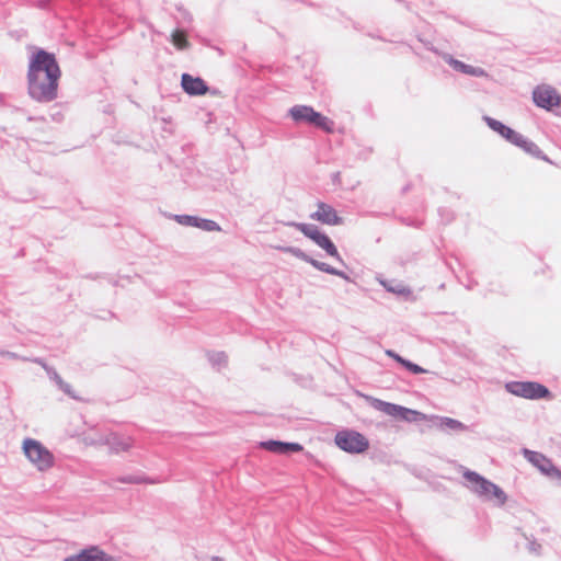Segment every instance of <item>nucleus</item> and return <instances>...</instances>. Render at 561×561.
<instances>
[{
    "mask_svg": "<svg viewBox=\"0 0 561 561\" xmlns=\"http://www.w3.org/2000/svg\"><path fill=\"white\" fill-rule=\"evenodd\" d=\"M482 121L485 123V125L491 129L493 130L494 133H496L499 136L502 135V133H504V130L507 128L508 125L504 124L503 122L494 118V117H491L489 115H483L482 116Z\"/></svg>",
    "mask_w": 561,
    "mask_h": 561,
    "instance_id": "obj_25",
    "label": "nucleus"
},
{
    "mask_svg": "<svg viewBox=\"0 0 561 561\" xmlns=\"http://www.w3.org/2000/svg\"><path fill=\"white\" fill-rule=\"evenodd\" d=\"M410 49H412V53H414V55H417V51H415V49H413V46H410Z\"/></svg>",
    "mask_w": 561,
    "mask_h": 561,
    "instance_id": "obj_54",
    "label": "nucleus"
},
{
    "mask_svg": "<svg viewBox=\"0 0 561 561\" xmlns=\"http://www.w3.org/2000/svg\"><path fill=\"white\" fill-rule=\"evenodd\" d=\"M501 137L507 142L517 147L520 139L523 138V135L513 129L512 127L507 126L504 133H502Z\"/></svg>",
    "mask_w": 561,
    "mask_h": 561,
    "instance_id": "obj_29",
    "label": "nucleus"
},
{
    "mask_svg": "<svg viewBox=\"0 0 561 561\" xmlns=\"http://www.w3.org/2000/svg\"><path fill=\"white\" fill-rule=\"evenodd\" d=\"M368 36H370V37H373V38L381 39V37H380V36H376V33H373V34H370V33H369V34H368Z\"/></svg>",
    "mask_w": 561,
    "mask_h": 561,
    "instance_id": "obj_48",
    "label": "nucleus"
},
{
    "mask_svg": "<svg viewBox=\"0 0 561 561\" xmlns=\"http://www.w3.org/2000/svg\"><path fill=\"white\" fill-rule=\"evenodd\" d=\"M46 369L49 378L55 381V383L58 386L60 383V380H64L61 376L51 367L44 366Z\"/></svg>",
    "mask_w": 561,
    "mask_h": 561,
    "instance_id": "obj_36",
    "label": "nucleus"
},
{
    "mask_svg": "<svg viewBox=\"0 0 561 561\" xmlns=\"http://www.w3.org/2000/svg\"><path fill=\"white\" fill-rule=\"evenodd\" d=\"M49 116L54 122H61L64 119V114L59 110L50 111Z\"/></svg>",
    "mask_w": 561,
    "mask_h": 561,
    "instance_id": "obj_40",
    "label": "nucleus"
},
{
    "mask_svg": "<svg viewBox=\"0 0 561 561\" xmlns=\"http://www.w3.org/2000/svg\"><path fill=\"white\" fill-rule=\"evenodd\" d=\"M170 218L185 227H194L207 232L221 231V227L217 221L196 215L175 214L171 215Z\"/></svg>",
    "mask_w": 561,
    "mask_h": 561,
    "instance_id": "obj_12",
    "label": "nucleus"
},
{
    "mask_svg": "<svg viewBox=\"0 0 561 561\" xmlns=\"http://www.w3.org/2000/svg\"><path fill=\"white\" fill-rule=\"evenodd\" d=\"M443 59L446 64H448L455 71L462 73L466 67V62L455 58L453 55L448 53L442 54Z\"/></svg>",
    "mask_w": 561,
    "mask_h": 561,
    "instance_id": "obj_27",
    "label": "nucleus"
},
{
    "mask_svg": "<svg viewBox=\"0 0 561 561\" xmlns=\"http://www.w3.org/2000/svg\"><path fill=\"white\" fill-rule=\"evenodd\" d=\"M334 443L341 450L351 455L363 454L369 448L368 438L350 428L339 431L334 436Z\"/></svg>",
    "mask_w": 561,
    "mask_h": 561,
    "instance_id": "obj_9",
    "label": "nucleus"
},
{
    "mask_svg": "<svg viewBox=\"0 0 561 561\" xmlns=\"http://www.w3.org/2000/svg\"><path fill=\"white\" fill-rule=\"evenodd\" d=\"M61 77V70L54 53L35 47L28 58L27 77Z\"/></svg>",
    "mask_w": 561,
    "mask_h": 561,
    "instance_id": "obj_3",
    "label": "nucleus"
},
{
    "mask_svg": "<svg viewBox=\"0 0 561 561\" xmlns=\"http://www.w3.org/2000/svg\"><path fill=\"white\" fill-rule=\"evenodd\" d=\"M283 226L286 227H293L300 231L306 238L311 240L314 244H317L319 248H321L327 255L333 257L339 264L343 267L348 268V265L341 256L336 245L332 241V239L322 231L317 225L313 224H306V222H298V221H285L280 220L278 221Z\"/></svg>",
    "mask_w": 561,
    "mask_h": 561,
    "instance_id": "obj_2",
    "label": "nucleus"
},
{
    "mask_svg": "<svg viewBox=\"0 0 561 561\" xmlns=\"http://www.w3.org/2000/svg\"><path fill=\"white\" fill-rule=\"evenodd\" d=\"M22 448L26 458L39 471L48 470L54 466V455L39 440L27 437L23 440Z\"/></svg>",
    "mask_w": 561,
    "mask_h": 561,
    "instance_id": "obj_8",
    "label": "nucleus"
},
{
    "mask_svg": "<svg viewBox=\"0 0 561 561\" xmlns=\"http://www.w3.org/2000/svg\"><path fill=\"white\" fill-rule=\"evenodd\" d=\"M208 360L213 367L220 368L227 365L228 356L225 352H211L208 354Z\"/></svg>",
    "mask_w": 561,
    "mask_h": 561,
    "instance_id": "obj_26",
    "label": "nucleus"
},
{
    "mask_svg": "<svg viewBox=\"0 0 561 561\" xmlns=\"http://www.w3.org/2000/svg\"><path fill=\"white\" fill-rule=\"evenodd\" d=\"M96 319H101L104 321L116 318V314L110 310H102L101 313L94 314Z\"/></svg>",
    "mask_w": 561,
    "mask_h": 561,
    "instance_id": "obj_37",
    "label": "nucleus"
},
{
    "mask_svg": "<svg viewBox=\"0 0 561 561\" xmlns=\"http://www.w3.org/2000/svg\"><path fill=\"white\" fill-rule=\"evenodd\" d=\"M462 478L467 482V488L484 502H493L496 506H503L506 503L507 495L504 490L479 472L465 469Z\"/></svg>",
    "mask_w": 561,
    "mask_h": 561,
    "instance_id": "obj_1",
    "label": "nucleus"
},
{
    "mask_svg": "<svg viewBox=\"0 0 561 561\" xmlns=\"http://www.w3.org/2000/svg\"><path fill=\"white\" fill-rule=\"evenodd\" d=\"M275 249L282 253L290 254V255L295 256L296 259L310 264L312 267H314L316 270H318L322 273L337 276L348 283H355L354 279L344 271L339 270L325 262L316 260L314 257L310 256L305 251H302L300 248L293 247V245H277V247H275Z\"/></svg>",
    "mask_w": 561,
    "mask_h": 561,
    "instance_id": "obj_7",
    "label": "nucleus"
},
{
    "mask_svg": "<svg viewBox=\"0 0 561 561\" xmlns=\"http://www.w3.org/2000/svg\"><path fill=\"white\" fill-rule=\"evenodd\" d=\"M365 399L373 409L380 411L398 421L417 423L427 419V415L419 410L383 401L371 396H365Z\"/></svg>",
    "mask_w": 561,
    "mask_h": 561,
    "instance_id": "obj_4",
    "label": "nucleus"
},
{
    "mask_svg": "<svg viewBox=\"0 0 561 561\" xmlns=\"http://www.w3.org/2000/svg\"><path fill=\"white\" fill-rule=\"evenodd\" d=\"M528 550L533 553L539 554L541 550V545L536 540H533L528 543Z\"/></svg>",
    "mask_w": 561,
    "mask_h": 561,
    "instance_id": "obj_39",
    "label": "nucleus"
},
{
    "mask_svg": "<svg viewBox=\"0 0 561 561\" xmlns=\"http://www.w3.org/2000/svg\"><path fill=\"white\" fill-rule=\"evenodd\" d=\"M208 93H210L211 95H218L220 92L216 88H210V91H208Z\"/></svg>",
    "mask_w": 561,
    "mask_h": 561,
    "instance_id": "obj_44",
    "label": "nucleus"
},
{
    "mask_svg": "<svg viewBox=\"0 0 561 561\" xmlns=\"http://www.w3.org/2000/svg\"><path fill=\"white\" fill-rule=\"evenodd\" d=\"M58 389L61 390L65 394L70 397L71 399L79 400V397L76 396L72 386L65 380H60V383L58 385Z\"/></svg>",
    "mask_w": 561,
    "mask_h": 561,
    "instance_id": "obj_34",
    "label": "nucleus"
},
{
    "mask_svg": "<svg viewBox=\"0 0 561 561\" xmlns=\"http://www.w3.org/2000/svg\"><path fill=\"white\" fill-rule=\"evenodd\" d=\"M488 291L492 294L507 296L511 290L507 284H504L502 282H490L488 285Z\"/></svg>",
    "mask_w": 561,
    "mask_h": 561,
    "instance_id": "obj_30",
    "label": "nucleus"
},
{
    "mask_svg": "<svg viewBox=\"0 0 561 561\" xmlns=\"http://www.w3.org/2000/svg\"><path fill=\"white\" fill-rule=\"evenodd\" d=\"M181 87L190 96H202L210 91V87L202 77L193 76L187 72L181 76Z\"/></svg>",
    "mask_w": 561,
    "mask_h": 561,
    "instance_id": "obj_15",
    "label": "nucleus"
},
{
    "mask_svg": "<svg viewBox=\"0 0 561 561\" xmlns=\"http://www.w3.org/2000/svg\"><path fill=\"white\" fill-rule=\"evenodd\" d=\"M106 444L108 445L110 449L116 454L121 451H128L133 446L130 438H124L116 433L108 435L106 438Z\"/></svg>",
    "mask_w": 561,
    "mask_h": 561,
    "instance_id": "obj_21",
    "label": "nucleus"
},
{
    "mask_svg": "<svg viewBox=\"0 0 561 561\" xmlns=\"http://www.w3.org/2000/svg\"><path fill=\"white\" fill-rule=\"evenodd\" d=\"M35 362H36V363H38V364H41L43 367H44V366H47V365L43 362V359H42V358H36V359H35Z\"/></svg>",
    "mask_w": 561,
    "mask_h": 561,
    "instance_id": "obj_46",
    "label": "nucleus"
},
{
    "mask_svg": "<svg viewBox=\"0 0 561 561\" xmlns=\"http://www.w3.org/2000/svg\"><path fill=\"white\" fill-rule=\"evenodd\" d=\"M517 147L527 154L552 164V161L549 159V157L533 140L526 138L525 136H523Z\"/></svg>",
    "mask_w": 561,
    "mask_h": 561,
    "instance_id": "obj_20",
    "label": "nucleus"
},
{
    "mask_svg": "<svg viewBox=\"0 0 561 561\" xmlns=\"http://www.w3.org/2000/svg\"><path fill=\"white\" fill-rule=\"evenodd\" d=\"M438 215L440 217V221L445 225L451 222L455 218L454 211L447 207H439Z\"/></svg>",
    "mask_w": 561,
    "mask_h": 561,
    "instance_id": "obj_33",
    "label": "nucleus"
},
{
    "mask_svg": "<svg viewBox=\"0 0 561 561\" xmlns=\"http://www.w3.org/2000/svg\"><path fill=\"white\" fill-rule=\"evenodd\" d=\"M216 49L218 50V53H219L220 55H222V54H224V51H222V49H221V48H218V47H217Z\"/></svg>",
    "mask_w": 561,
    "mask_h": 561,
    "instance_id": "obj_52",
    "label": "nucleus"
},
{
    "mask_svg": "<svg viewBox=\"0 0 561 561\" xmlns=\"http://www.w3.org/2000/svg\"><path fill=\"white\" fill-rule=\"evenodd\" d=\"M368 36H370V37H373V38L381 39V37H380V36H376V33H373V34H370V33H369V34H368Z\"/></svg>",
    "mask_w": 561,
    "mask_h": 561,
    "instance_id": "obj_47",
    "label": "nucleus"
},
{
    "mask_svg": "<svg viewBox=\"0 0 561 561\" xmlns=\"http://www.w3.org/2000/svg\"><path fill=\"white\" fill-rule=\"evenodd\" d=\"M213 561H225V560L220 557H213Z\"/></svg>",
    "mask_w": 561,
    "mask_h": 561,
    "instance_id": "obj_49",
    "label": "nucleus"
},
{
    "mask_svg": "<svg viewBox=\"0 0 561 561\" xmlns=\"http://www.w3.org/2000/svg\"><path fill=\"white\" fill-rule=\"evenodd\" d=\"M376 280L385 288L387 293L393 294L404 301H415L416 299L412 293V289L401 280L387 279L381 275H377Z\"/></svg>",
    "mask_w": 561,
    "mask_h": 561,
    "instance_id": "obj_14",
    "label": "nucleus"
},
{
    "mask_svg": "<svg viewBox=\"0 0 561 561\" xmlns=\"http://www.w3.org/2000/svg\"><path fill=\"white\" fill-rule=\"evenodd\" d=\"M261 447L277 455H291L304 450V446L296 442L267 439L260 443Z\"/></svg>",
    "mask_w": 561,
    "mask_h": 561,
    "instance_id": "obj_17",
    "label": "nucleus"
},
{
    "mask_svg": "<svg viewBox=\"0 0 561 561\" xmlns=\"http://www.w3.org/2000/svg\"><path fill=\"white\" fill-rule=\"evenodd\" d=\"M54 0H22V4L26 7H34L41 10H48Z\"/></svg>",
    "mask_w": 561,
    "mask_h": 561,
    "instance_id": "obj_32",
    "label": "nucleus"
},
{
    "mask_svg": "<svg viewBox=\"0 0 561 561\" xmlns=\"http://www.w3.org/2000/svg\"><path fill=\"white\" fill-rule=\"evenodd\" d=\"M410 49H412V53H414V55H417V51H415V49H413V46H410Z\"/></svg>",
    "mask_w": 561,
    "mask_h": 561,
    "instance_id": "obj_51",
    "label": "nucleus"
},
{
    "mask_svg": "<svg viewBox=\"0 0 561 561\" xmlns=\"http://www.w3.org/2000/svg\"><path fill=\"white\" fill-rule=\"evenodd\" d=\"M385 354L393 359L396 363H398L399 365L401 364V362L403 360V356H401L399 353H397L396 351L393 350H386Z\"/></svg>",
    "mask_w": 561,
    "mask_h": 561,
    "instance_id": "obj_38",
    "label": "nucleus"
},
{
    "mask_svg": "<svg viewBox=\"0 0 561 561\" xmlns=\"http://www.w3.org/2000/svg\"><path fill=\"white\" fill-rule=\"evenodd\" d=\"M353 27H354L355 30H357V31H360V30H362V27H360L359 23H357V22H354V23H353Z\"/></svg>",
    "mask_w": 561,
    "mask_h": 561,
    "instance_id": "obj_45",
    "label": "nucleus"
},
{
    "mask_svg": "<svg viewBox=\"0 0 561 561\" xmlns=\"http://www.w3.org/2000/svg\"><path fill=\"white\" fill-rule=\"evenodd\" d=\"M60 77H27V91L31 99L48 103L58 96Z\"/></svg>",
    "mask_w": 561,
    "mask_h": 561,
    "instance_id": "obj_5",
    "label": "nucleus"
},
{
    "mask_svg": "<svg viewBox=\"0 0 561 561\" xmlns=\"http://www.w3.org/2000/svg\"><path fill=\"white\" fill-rule=\"evenodd\" d=\"M506 392L527 400H552L554 398L550 389L538 381L512 380L504 386Z\"/></svg>",
    "mask_w": 561,
    "mask_h": 561,
    "instance_id": "obj_6",
    "label": "nucleus"
},
{
    "mask_svg": "<svg viewBox=\"0 0 561 561\" xmlns=\"http://www.w3.org/2000/svg\"><path fill=\"white\" fill-rule=\"evenodd\" d=\"M115 482L125 483V484H152L154 480L147 477L145 473H135V474H123L118 476L114 479Z\"/></svg>",
    "mask_w": 561,
    "mask_h": 561,
    "instance_id": "obj_23",
    "label": "nucleus"
},
{
    "mask_svg": "<svg viewBox=\"0 0 561 561\" xmlns=\"http://www.w3.org/2000/svg\"><path fill=\"white\" fill-rule=\"evenodd\" d=\"M170 42L176 47L179 50H185L191 47V43L187 39L185 31L182 28H175L170 36Z\"/></svg>",
    "mask_w": 561,
    "mask_h": 561,
    "instance_id": "obj_24",
    "label": "nucleus"
},
{
    "mask_svg": "<svg viewBox=\"0 0 561 561\" xmlns=\"http://www.w3.org/2000/svg\"><path fill=\"white\" fill-rule=\"evenodd\" d=\"M313 112L310 105H294L288 110V116L297 124L310 125Z\"/></svg>",
    "mask_w": 561,
    "mask_h": 561,
    "instance_id": "obj_19",
    "label": "nucleus"
},
{
    "mask_svg": "<svg viewBox=\"0 0 561 561\" xmlns=\"http://www.w3.org/2000/svg\"><path fill=\"white\" fill-rule=\"evenodd\" d=\"M432 419L434 420V425L442 431L465 432L468 430L466 424L449 416L433 415Z\"/></svg>",
    "mask_w": 561,
    "mask_h": 561,
    "instance_id": "obj_18",
    "label": "nucleus"
},
{
    "mask_svg": "<svg viewBox=\"0 0 561 561\" xmlns=\"http://www.w3.org/2000/svg\"><path fill=\"white\" fill-rule=\"evenodd\" d=\"M400 365L413 375H421L426 373V369H424L422 366L413 363L412 360L405 357L403 358Z\"/></svg>",
    "mask_w": 561,
    "mask_h": 561,
    "instance_id": "obj_31",
    "label": "nucleus"
},
{
    "mask_svg": "<svg viewBox=\"0 0 561 561\" xmlns=\"http://www.w3.org/2000/svg\"><path fill=\"white\" fill-rule=\"evenodd\" d=\"M396 1L399 2V3H403L405 5L407 10H409V11L412 10L410 2H408L405 0H396Z\"/></svg>",
    "mask_w": 561,
    "mask_h": 561,
    "instance_id": "obj_42",
    "label": "nucleus"
},
{
    "mask_svg": "<svg viewBox=\"0 0 561 561\" xmlns=\"http://www.w3.org/2000/svg\"><path fill=\"white\" fill-rule=\"evenodd\" d=\"M3 354H4L5 356L10 357V358H16V357H18V355H16L15 353H13V352H9V351H7V352H5V353H3Z\"/></svg>",
    "mask_w": 561,
    "mask_h": 561,
    "instance_id": "obj_43",
    "label": "nucleus"
},
{
    "mask_svg": "<svg viewBox=\"0 0 561 561\" xmlns=\"http://www.w3.org/2000/svg\"><path fill=\"white\" fill-rule=\"evenodd\" d=\"M113 557L96 545H90L75 554L64 558L62 561H112Z\"/></svg>",
    "mask_w": 561,
    "mask_h": 561,
    "instance_id": "obj_16",
    "label": "nucleus"
},
{
    "mask_svg": "<svg viewBox=\"0 0 561 561\" xmlns=\"http://www.w3.org/2000/svg\"><path fill=\"white\" fill-rule=\"evenodd\" d=\"M409 188H410V186H409V185H407V186H404V187H403V190H402V191H403V192H407Z\"/></svg>",
    "mask_w": 561,
    "mask_h": 561,
    "instance_id": "obj_55",
    "label": "nucleus"
},
{
    "mask_svg": "<svg viewBox=\"0 0 561 561\" xmlns=\"http://www.w3.org/2000/svg\"><path fill=\"white\" fill-rule=\"evenodd\" d=\"M410 49H412V53H414V55H417V51H415V49H413V46H410Z\"/></svg>",
    "mask_w": 561,
    "mask_h": 561,
    "instance_id": "obj_53",
    "label": "nucleus"
},
{
    "mask_svg": "<svg viewBox=\"0 0 561 561\" xmlns=\"http://www.w3.org/2000/svg\"><path fill=\"white\" fill-rule=\"evenodd\" d=\"M524 457L534 465L542 474L561 480V470L543 454L527 448L523 449Z\"/></svg>",
    "mask_w": 561,
    "mask_h": 561,
    "instance_id": "obj_11",
    "label": "nucleus"
},
{
    "mask_svg": "<svg viewBox=\"0 0 561 561\" xmlns=\"http://www.w3.org/2000/svg\"><path fill=\"white\" fill-rule=\"evenodd\" d=\"M310 218L329 226H340L344 224V218L337 214L336 209L332 205L321 201L317 203V210L310 214Z\"/></svg>",
    "mask_w": 561,
    "mask_h": 561,
    "instance_id": "obj_13",
    "label": "nucleus"
},
{
    "mask_svg": "<svg viewBox=\"0 0 561 561\" xmlns=\"http://www.w3.org/2000/svg\"><path fill=\"white\" fill-rule=\"evenodd\" d=\"M184 15L192 20V15L187 11H183Z\"/></svg>",
    "mask_w": 561,
    "mask_h": 561,
    "instance_id": "obj_50",
    "label": "nucleus"
},
{
    "mask_svg": "<svg viewBox=\"0 0 561 561\" xmlns=\"http://www.w3.org/2000/svg\"><path fill=\"white\" fill-rule=\"evenodd\" d=\"M309 126L316 127L329 134L334 131V122L328 116L323 115L321 112H318L316 110L313 112Z\"/></svg>",
    "mask_w": 561,
    "mask_h": 561,
    "instance_id": "obj_22",
    "label": "nucleus"
},
{
    "mask_svg": "<svg viewBox=\"0 0 561 561\" xmlns=\"http://www.w3.org/2000/svg\"><path fill=\"white\" fill-rule=\"evenodd\" d=\"M333 184L337 183L340 181V172H334L331 175Z\"/></svg>",
    "mask_w": 561,
    "mask_h": 561,
    "instance_id": "obj_41",
    "label": "nucleus"
},
{
    "mask_svg": "<svg viewBox=\"0 0 561 561\" xmlns=\"http://www.w3.org/2000/svg\"><path fill=\"white\" fill-rule=\"evenodd\" d=\"M417 41L420 43H422L424 45V47L430 50V51H433L437 55H440V53L438 51V49L433 45V43L428 39H425L423 38L420 34L416 36Z\"/></svg>",
    "mask_w": 561,
    "mask_h": 561,
    "instance_id": "obj_35",
    "label": "nucleus"
},
{
    "mask_svg": "<svg viewBox=\"0 0 561 561\" xmlns=\"http://www.w3.org/2000/svg\"><path fill=\"white\" fill-rule=\"evenodd\" d=\"M534 104L548 112L559 114L556 108L561 105V94L550 85H538L533 90Z\"/></svg>",
    "mask_w": 561,
    "mask_h": 561,
    "instance_id": "obj_10",
    "label": "nucleus"
},
{
    "mask_svg": "<svg viewBox=\"0 0 561 561\" xmlns=\"http://www.w3.org/2000/svg\"><path fill=\"white\" fill-rule=\"evenodd\" d=\"M462 73L467 75V76H471V77H477V78H485V79L491 78L490 73L485 69H483L481 67H476V66H472L469 64H466V67H465V70Z\"/></svg>",
    "mask_w": 561,
    "mask_h": 561,
    "instance_id": "obj_28",
    "label": "nucleus"
}]
</instances>
